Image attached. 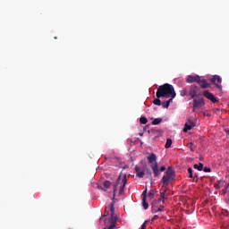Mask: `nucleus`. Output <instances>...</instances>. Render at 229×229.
Masks as SVG:
<instances>
[{
  "label": "nucleus",
  "instance_id": "obj_1",
  "mask_svg": "<svg viewBox=\"0 0 229 229\" xmlns=\"http://www.w3.org/2000/svg\"><path fill=\"white\" fill-rule=\"evenodd\" d=\"M166 192H167V188L161 189L160 198L157 199H155L151 203V208H152L153 214H157V212H164V207L160 203H165V199L169 198V196L165 194Z\"/></svg>",
  "mask_w": 229,
  "mask_h": 229
},
{
  "label": "nucleus",
  "instance_id": "obj_16",
  "mask_svg": "<svg viewBox=\"0 0 229 229\" xmlns=\"http://www.w3.org/2000/svg\"><path fill=\"white\" fill-rule=\"evenodd\" d=\"M157 192H158V191L152 189L149 191L148 197L150 198V199H153L155 198V194H157Z\"/></svg>",
  "mask_w": 229,
  "mask_h": 229
},
{
  "label": "nucleus",
  "instance_id": "obj_11",
  "mask_svg": "<svg viewBox=\"0 0 229 229\" xmlns=\"http://www.w3.org/2000/svg\"><path fill=\"white\" fill-rule=\"evenodd\" d=\"M198 90H199V87L191 86V89L189 91V96H191V99H194V98H196V95L198 94Z\"/></svg>",
  "mask_w": 229,
  "mask_h": 229
},
{
  "label": "nucleus",
  "instance_id": "obj_8",
  "mask_svg": "<svg viewBox=\"0 0 229 229\" xmlns=\"http://www.w3.org/2000/svg\"><path fill=\"white\" fill-rule=\"evenodd\" d=\"M202 95L204 96V98H207V99L211 101V103H217L219 101V99H217V98H216V96H214V94H212L207 90L203 91Z\"/></svg>",
  "mask_w": 229,
  "mask_h": 229
},
{
  "label": "nucleus",
  "instance_id": "obj_34",
  "mask_svg": "<svg viewBox=\"0 0 229 229\" xmlns=\"http://www.w3.org/2000/svg\"><path fill=\"white\" fill-rule=\"evenodd\" d=\"M158 217H159L158 215L154 216L152 218V221H157V219H158Z\"/></svg>",
  "mask_w": 229,
  "mask_h": 229
},
{
  "label": "nucleus",
  "instance_id": "obj_28",
  "mask_svg": "<svg viewBox=\"0 0 229 229\" xmlns=\"http://www.w3.org/2000/svg\"><path fill=\"white\" fill-rule=\"evenodd\" d=\"M188 174H189V178H194V175L192 174V168L189 167L188 168Z\"/></svg>",
  "mask_w": 229,
  "mask_h": 229
},
{
  "label": "nucleus",
  "instance_id": "obj_27",
  "mask_svg": "<svg viewBox=\"0 0 229 229\" xmlns=\"http://www.w3.org/2000/svg\"><path fill=\"white\" fill-rule=\"evenodd\" d=\"M111 214H115V208L114 207V202L110 204Z\"/></svg>",
  "mask_w": 229,
  "mask_h": 229
},
{
  "label": "nucleus",
  "instance_id": "obj_33",
  "mask_svg": "<svg viewBox=\"0 0 229 229\" xmlns=\"http://www.w3.org/2000/svg\"><path fill=\"white\" fill-rule=\"evenodd\" d=\"M104 229H106V228H104ZM107 229H115V225L111 224Z\"/></svg>",
  "mask_w": 229,
  "mask_h": 229
},
{
  "label": "nucleus",
  "instance_id": "obj_9",
  "mask_svg": "<svg viewBox=\"0 0 229 229\" xmlns=\"http://www.w3.org/2000/svg\"><path fill=\"white\" fill-rule=\"evenodd\" d=\"M194 126H196V123L191 120H188L184 124L183 132L187 133L190 130H192Z\"/></svg>",
  "mask_w": 229,
  "mask_h": 229
},
{
  "label": "nucleus",
  "instance_id": "obj_24",
  "mask_svg": "<svg viewBox=\"0 0 229 229\" xmlns=\"http://www.w3.org/2000/svg\"><path fill=\"white\" fill-rule=\"evenodd\" d=\"M140 124H147L148 123V118H146L144 116H141L140 118Z\"/></svg>",
  "mask_w": 229,
  "mask_h": 229
},
{
  "label": "nucleus",
  "instance_id": "obj_37",
  "mask_svg": "<svg viewBox=\"0 0 229 229\" xmlns=\"http://www.w3.org/2000/svg\"><path fill=\"white\" fill-rule=\"evenodd\" d=\"M108 214H109L108 211L106 210V212L104 213V217L108 216Z\"/></svg>",
  "mask_w": 229,
  "mask_h": 229
},
{
  "label": "nucleus",
  "instance_id": "obj_20",
  "mask_svg": "<svg viewBox=\"0 0 229 229\" xmlns=\"http://www.w3.org/2000/svg\"><path fill=\"white\" fill-rule=\"evenodd\" d=\"M142 207L145 210H148V208H149V204L148 203V200H146V199H142Z\"/></svg>",
  "mask_w": 229,
  "mask_h": 229
},
{
  "label": "nucleus",
  "instance_id": "obj_36",
  "mask_svg": "<svg viewBox=\"0 0 229 229\" xmlns=\"http://www.w3.org/2000/svg\"><path fill=\"white\" fill-rule=\"evenodd\" d=\"M140 229H146V222H144L141 225V228Z\"/></svg>",
  "mask_w": 229,
  "mask_h": 229
},
{
  "label": "nucleus",
  "instance_id": "obj_32",
  "mask_svg": "<svg viewBox=\"0 0 229 229\" xmlns=\"http://www.w3.org/2000/svg\"><path fill=\"white\" fill-rule=\"evenodd\" d=\"M221 181H218L217 183L215 184V189H221Z\"/></svg>",
  "mask_w": 229,
  "mask_h": 229
},
{
  "label": "nucleus",
  "instance_id": "obj_5",
  "mask_svg": "<svg viewBox=\"0 0 229 229\" xmlns=\"http://www.w3.org/2000/svg\"><path fill=\"white\" fill-rule=\"evenodd\" d=\"M126 183H128V178L126 177V174H124L121 180V175L118 176L115 182L113 184V194L114 198H115V192H117V187H119V196L124 192V187H126Z\"/></svg>",
  "mask_w": 229,
  "mask_h": 229
},
{
  "label": "nucleus",
  "instance_id": "obj_19",
  "mask_svg": "<svg viewBox=\"0 0 229 229\" xmlns=\"http://www.w3.org/2000/svg\"><path fill=\"white\" fill-rule=\"evenodd\" d=\"M193 167L198 171H203V163L195 164Z\"/></svg>",
  "mask_w": 229,
  "mask_h": 229
},
{
  "label": "nucleus",
  "instance_id": "obj_10",
  "mask_svg": "<svg viewBox=\"0 0 229 229\" xmlns=\"http://www.w3.org/2000/svg\"><path fill=\"white\" fill-rule=\"evenodd\" d=\"M200 78L199 75H189L186 81L187 83H199Z\"/></svg>",
  "mask_w": 229,
  "mask_h": 229
},
{
  "label": "nucleus",
  "instance_id": "obj_31",
  "mask_svg": "<svg viewBox=\"0 0 229 229\" xmlns=\"http://www.w3.org/2000/svg\"><path fill=\"white\" fill-rule=\"evenodd\" d=\"M142 199H146V198H148V189H146L143 192H142Z\"/></svg>",
  "mask_w": 229,
  "mask_h": 229
},
{
  "label": "nucleus",
  "instance_id": "obj_3",
  "mask_svg": "<svg viewBox=\"0 0 229 229\" xmlns=\"http://www.w3.org/2000/svg\"><path fill=\"white\" fill-rule=\"evenodd\" d=\"M147 160L148 164H150L155 178H158V176H160V173H164V171H165V165H163L158 169V163L157 162V155L155 153H151L147 157Z\"/></svg>",
  "mask_w": 229,
  "mask_h": 229
},
{
  "label": "nucleus",
  "instance_id": "obj_18",
  "mask_svg": "<svg viewBox=\"0 0 229 229\" xmlns=\"http://www.w3.org/2000/svg\"><path fill=\"white\" fill-rule=\"evenodd\" d=\"M179 92H180V96L182 98H185V96H187V94H189V90H187V89H182Z\"/></svg>",
  "mask_w": 229,
  "mask_h": 229
},
{
  "label": "nucleus",
  "instance_id": "obj_30",
  "mask_svg": "<svg viewBox=\"0 0 229 229\" xmlns=\"http://www.w3.org/2000/svg\"><path fill=\"white\" fill-rule=\"evenodd\" d=\"M202 171H204V173H211L212 169H210V167L205 166Z\"/></svg>",
  "mask_w": 229,
  "mask_h": 229
},
{
  "label": "nucleus",
  "instance_id": "obj_23",
  "mask_svg": "<svg viewBox=\"0 0 229 229\" xmlns=\"http://www.w3.org/2000/svg\"><path fill=\"white\" fill-rule=\"evenodd\" d=\"M154 105H157V106H160L162 105V101L160 100V98H157L153 100Z\"/></svg>",
  "mask_w": 229,
  "mask_h": 229
},
{
  "label": "nucleus",
  "instance_id": "obj_22",
  "mask_svg": "<svg viewBox=\"0 0 229 229\" xmlns=\"http://www.w3.org/2000/svg\"><path fill=\"white\" fill-rule=\"evenodd\" d=\"M146 174H147V177L148 178V180H153L151 169H147Z\"/></svg>",
  "mask_w": 229,
  "mask_h": 229
},
{
  "label": "nucleus",
  "instance_id": "obj_21",
  "mask_svg": "<svg viewBox=\"0 0 229 229\" xmlns=\"http://www.w3.org/2000/svg\"><path fill=\"white\" fill-rule=\"evenodd\" d=\"M160 123H162V118H155L153 121H152V124L154 126H156L157 124H160Z\"/></svg>",
  "mask_w": 229,
  "mask_h": 229
},
{
  "label": "nucleus",
  "instance_id": "obj_13",
  "mask_svg": "<svg viewBox=\"0 0 229 229\" xmlns=\"http://www.w3.org/2000/svg\"><path fill=\"white\" fill-rule=\"evenodd\" d=\"M148 133L154 135V140L156 139H158V137H162V131H160V130H157V129H151L148 131Z\"/></svg>",
  "mask_w": 229,
  "mask_h": 229
},
{
  "label": "nucleus",
  "instance_id": "obj_2",
  "mask_svg": "<svg viewBox=\"0 0 229 229\" xmlns=\"http://www.w3.org/2000/svg\"><path fill=\"white\" fill-rule=\"evenodd\" d=\"M171 96V98H176V92L174 91V87L169 83H165L158 87L156 92L157 98H165Z\"/></svg>",
  "mask_w": 229,
  "mask_h": 229
},
{
  "label": "nucleus",
  "instance_id": "obj_25",
  "mask_svg": "<svg viewBox=\"0 0 229 229\" xmlns=\"http://www.w3.org/2000/svg\"><path fill=\"white\" fill-rule=\"evenodd\" d=\"M110 185H112V182H110V181H105L104 182V187L106 189H110Z\"/></svg>",
  "mask_w": 229,
  "mask_h": 229
},
{
  "label": "nucleus",
  "instance_id": "obj_38",
  "mask_svg": "<svg viewBox=\"0 0 229 229\" xmlns=\"http://www.w3.org/2000/svg\"><path fill=\"white\" fill-rule=\"evenodd\" d=\"M98 189H100L101 191H104L105 192H106V189H104L103 187H101V186H98Z\"/></svg>",
  "mask_w": 229,
  "mask_h": 229
},
{
  "label": "nucleus",
  "instance_id": "obj_6",
  "mask_svg": "<svg viewBox=\"0 0 229 229\" xmlns=\"http://www.w3.org/2000/svg\"><path fill=\"white\" fill-rule=\"evenodd\" d=\"M205 106V100L201 98H193V112H199Z\"/></svg>",
  "mask_w": 229,
  "mask_h": 229
},
{
  "label": "nucleus",
  "instance_id": "obj_12",
  "mask_svg": "<svg viewBox=\"0 0 229 229\" xmlns=\"http://www.w3.org/2000/svg\"><path fill=\"white\" fill-rule=\"evenodd\" d=\"M135 173L138 178H144V175L146 174L144 169L140 168L139 165L135 166Z\"/></svg>",
  "mask_w": 229,
  "mask_h": 229
},
{
  "label": "nucleus",
  "instance_id": "obj_26",
  "mask_svg": "<svg viewBox=\"0 0 229 229\" xmlns=\"http://www.w3.org/2000/svg\"><path fill=\"white\" fill-rule=\"evenodd\" d=\"M163 108H169V102L166 100V101H164L163 103H161Z\"/></svg>",
  "mask_w": 229,
  "mask_h": 229
},
{
  "label": "nucleus",
  "instance_id": "obj_15",
  "mask_svg": "<svg viewBox=\"0 0 229 229\" xmlns=\"http://www.w3.org/2000/svg\"><path fill=\"white\" fill-rule=\"evenodd\" d=\"M110 217H111V225H114L115 226L117 223V216H115V213H114V214H111Z\"/></svg>",
  "mask_w": 229,
  "mask_h": 229
},
{
  "label": "nucleus",
  "instance_id": "obj_14",
  "mask_svg": "<svg viewBox=\"0 0 229 229\" xmlns=\"http://www.w3.org/2000/svg\"><path fill=\"white\" fill-rule=\"evenodd\" d=\"M198 83L199 84L201 89H209V87H210V83H208V81L205 79H203V80L199 79Z\"/></svg>",
  "mask_w": 229,
  "mask_h": 229
},
{
  "label": "nucleus",
  "instance_id": "obj_29",
  "mask_svg": "<svg viewBox=\"0 0 229 229\" xmlns=\"http://www.w3.org/2000/svg\"><path fill=\"white\" fill-rule=\"evenodd\" d=\"M188 148H190L191 151L194 152V143L193 142H190L188 144Z\"/></svg>",
  "mask_w": 229,
  "mask_h": 229
},
{
  "label": "nucleus",
  "instance_id": "obj_35",
  "mask_svg": "<svg viewBox=\"0 0 229 229\" xmlns=\"http://www.w3.org/2000/svg\"><path fill=\"white\" fill-rule=\"evenodd\" d=\"M173 99H174V98L171 97V98L169 100H166V101L169 103V105H171V103H173Z\"/></svg>",
  "mask_w": 229,
  "mask_h": 229
},
{
  "label": "nucleus",
  "instance_id": "obj_4",
  "mask_svg": "<svg viewBox=\"0 0 229 229\" xmlns=\"http://www.w3.org/2000/svg\"><path fill=\"white\" fill-rule=\"evenodd\" d=\"M175 179L176 172L174 171V168L173 166H168L165 174L161 178V183L163 184L162 189H164V187H167V185L172 183V182H174Z\"/></svg>",
  "mask_w": 229,
  "mask_h": 229
},
{
  "label": "nucleus",
  "instance_id": "obj_39",
  "mask_svg": "<svg viewBox=\"0 0 229 229\" xmlns=\"http://www.w3.org/2000/svg\"><path fill=\"white\" fill-rule=\"evenodd\" d=\"M227 133H228V135H229V131H227Z\"/></svg>",
  "mask_w": 229,
  "mask_h": 229
},
{
  "label": "nucleus",
  "instance_id": "obj_7",
  "mask_svg": "<svg viewBox=\"0 0 229 229\" xmlns=\"http://www.w3.org/2000/svg\"><path fill=\"white\" fill-rule=\"evenodd\" d=\"M209 81L213 83V85H216L218 90H223V85H221L223 79H221V76L214 75L211 79H209Z\"/></svg>",
  "mask_w": 229,
  "mask_h": 229
},
{
  "label": "nucleus",
  "instance_id": "obj_17",
  "mask_svg": "<svg viewBox=\"0 0 229 229\" xmlns=\"http://www.w3.org/2000/svg\"><path fill=\"white\" fill-rule=\"evenodd\" d=\"M172 145H173V140L168 138L165 145V149H169V148H171Z\"/></svg>",
  "mask_w": 229,
  "mask_h": 229
}]
</instances>
